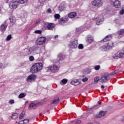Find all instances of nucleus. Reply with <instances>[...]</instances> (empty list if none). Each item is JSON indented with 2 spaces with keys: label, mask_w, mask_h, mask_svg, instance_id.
Segmentation results:
<instances>
[{
  "label": "nucleus",
  "mask_w": 124,
  "mask_h": 124,
  "mask_svg": "<svg viewBox=\"0 0 124 124\" xmlns=\"http://www.w3.org/2000/svg\"><path fill=\"white\" fill-rule=\"evenodd\" d=\"M29 0H11L10 1L9 6L11 9H16L19 3H27Z\"/></svg>",
  "instance_id": "obj_1"
},
{
  "label": "nucleus",
  "mask_w": 124,
  "mask_h": 124,
  "mask_svg": "<svg viewBox=\"0 0 124 124\" xmlns=\"http://www.w3.org/2000/svg\"><path fill=\"white\" fill-rule=\"evenodd\" d=\"M116 74L117 72L116 71L112 72L109 75L108 74V73H105L100 78V82H101V83H107V82H108V81L111 79V77L110 76H112Z\"/></svg>",
  "instance_id": "obj_2"
},
{
  "label": "nucleus",
  "mask_w": 124,
  "mask_h": 124,
  "mask_svg": "<svg viewBox=\"0 0 124 124\" xmlns=\"http://www.w3.org/2000/svg\"><path fill=\"white\" fill-rule=\"evenodd\" d=\"M42 68H43L42 63H36L31 67V71L32 73H36L39 71H40Z\"/></svg>",
  "instance_id": "obj_3"
},
{
  "label": "nucleus",
  "mask_w": 124,
  "mask_h": 124,
  "mask_svg": "<svg viewBox=\"0 0 124 124\" xmlns=\"http://www.w3.org/2000/svg\"><path fill=\"white\" fill-rule=\"evenodd\" d=\"M40 54L41 53V47L37 46H34L31 47L29 49L28 55H31V54Z\"/></svg>",
  "instance_id": "obj_4"
},
{
  "label": "nucleus",
  "mask_w": 124,
  "mask_h": 124,
  "mask_svg": "<svg viewBox=\"0 0 124 124\" xmlns=\"http://www.w3.org/2000/svg\"><path fill=\"white\" fill-rule=\"evenodd\" d=\"M114 47V43L113 42H109L106 45L103 46L101 47L102 51H108V50H111Z\"/></svg>",
  "instance_id": "obj_5"
},
{
  "label": "nucleus",
  "mask_w": 124,
  "mask_h": 124,
  "mask_svg": "<svg viewBox=\"0 0 124 124\" xmlns=\"http://www.w3.org/2000/svg\"><path fill=\"white\" fill-rule=\"evenodd\" d=\"M68 47L71 49H76L78 47V40L75 39L73 41H70L68 44Z\"/></svg>",
  "instance_id": "obj_6"
},
{
  "label": "nucleus",
  "mask_w": 124,
  "mask_h": 124,
  "mask_svg": "<svg viewBox=\"0 0 124 124\" xmlns=\"http://www.w3.org/2000/svg\"><path fill=\"white\" fill-rule=\"evenodd\" d=\"M57 65H53L47 67V72H50V71H51V72H53V73H56V72H58L59 71V68L58 66H57Z\"/></svg>",
  "instance_id": "obj_7"
},
{
  "label": "nucleus",
  "mask_w": 124,
  "mask_h": 124,
  "mask_svg": "<svg viewBox=\"0 0 124 124\" xmlns=\"http://www.w3.org/2000/svg\"><path fill=\"white\" fill-rule=\"evenodd\" d=\"M109 1L110 4L116 8H120L121 7V1L119 0H109Z\"/></svg>",
  "instance_id": "obj_8"
},
{
  "label": "nucleus",
  "mask_w": 124,
  "mask_h": 124,
  "mask_svg": "<svg viewBox=\"0 0 124 124\" xmlns=\"http://www.w3.org/2000/svg\"><path fill=\"white\" fill-rule=\"evenodd\" d=\"M91 4L95 7H100L103 4V3H102L101 0H94L92 1Z\"/></svg>",
  "instance_id": "obj_9"
},
{
  "label": "nucleus",
  "mask_w": 124,
  "mask_h": 124,
  "mask_svg": "<svg viewBox=\"0 0 124 124\" xmlns=\"http://www.w3.org/2000/svg\"><path fill=\"white\" fill-rule=\"evenodd\" d=\"M58 58L59 59V60L57 61H55V64H56V65H60V62H61V61H63L64 59H65V56H64V55H63V54L62 53H59L58 55Z\"/></svg>",
  "instance_id": "obj_10"
},
{
  "label": "nucleus",
  "mask_w": 124,
  "mask_h": 124,
  "mask_svg": "<svg viewBox=\"0 0 124 124\" xmlns=\"http://www.w3.org/2000/svg\"><path fill=\"white\" fill-rule=\"evenodd\" d=\"M104 21V17H103V15H101L97 17L96 18V24L98 26L101 25L102 23H103Z\"/></svg>",
  "instance_id": "obj_11"
},
{
  "label": "nucleus",
  "mask_w": 124,
  "mask_h": 124,
  "mask_svg": "<svg viewBox=\"0 0 124 124\" xmlns=\"http://www.w3.org/2000/svg\"><path fill=\"white\" fill-rule=\"evenodd\" d=\"M47 40V38L45 37H40L38 38L37 40V44L38 45H42V44H44L46 41Z\"/></svg>",
  "instance_id": "obj_12"
},
{
  "label": "nucleus",
  "mask_w": 124,
  "mask_h": 124,
  "mask_svg": "<svg viewBox=\"0 0 124 124\" xmlns=\"http://www.w3.org/2000/svg\"><path fill=\"white\" fill-rule=\"evenodd\" d=\"M36 79V75L34 74H31L27 77L26 81L28 83H32V82L34 81Z\"/></svg>",
  "instance_id": "obj_13"
},
{
  "label": "nucleus",
  "mask_w": 124,
  "mask_h": 124,
  "mask_svg": "<svg viewBox=\"0 0 124 124\" xmlns=\"http://www.w3.org/2000/svg\"><path fill=\"white\" fill-rule=\"evenodd\" d=\"M8 21H9L8 19L6 20L5 21V23L2 24L0 26V31H6L7 26H8Z\"/></svg>",
  "instance_id": "obj_14"
},
{
  "label": "nucleus",
  "mask_w": 124,
  "mask_h": 124,
  "mask_svg": "<svg viewBox=\"0 0 124 124\" xmlns=\"http://www.w3.org/2000/svg\"><path fill=\"white\" fill-rule=\"evenodd\" d=\"M107 114V111H100L99 113V114H97L95 115V118H96V119H99V118H102V117H104V116H105V115H106Z\"/></svg>",
  "instance_id": "obj_15"
},
{
  "label": "nucleus",
  "mask_w": 124,
  "mask_h": 124,
  "mask_svg": "<svg viewBox=\"0 0 124 124\" xmlns=\"http://www.w3.org/2000/svg\"><path fill=\"white\" fill-rule=\"evenodd\" d=\"M116 35L118 36V38H121L124 35V29H121L117 31L116 33Z\"/></svg>",
  "instance_id": "obj_16"
},
{
  "label": "nucleus",
  "mask_w": 124,
  "mask_h": 124,
  "mask_svg": "<svg viewBox=\"0 0 124 124\" xmlns=\"http://www.w3.org/2000/svg\"><path fill=\"white\" fill-rule=\"evenodd\" d=\"M46 25L47 27V29L49 31L53 30V29L56 27V24L53 23H46Z\"/></svg>",
  "instance_id": "obj_17"
},
{
  "label": "nucleus",
  "mask_w": 124,
  "mask_h": 124,
  "mask_svg": "<svg viewBox=\"0 0 124 124\" xmlns=\"http://www.w3.org/2000/svg\"><path fill=\"white\" fill-rule=\"evenodd\" d=\"M81 82L79 81V79H76L72 80L70 82L71 85H73V86H79V85H81Z\"/></svg>",
  "instance_id": "obj_18"
},
{
  "label": "nucleus",
  "mask_w": 124,
  "mask_h": 124,
  "mask_svg": "<svg viewBox=\"0 0 124 124\" xmlns=\"http://www.w3.org/2000/svg\"><path fill=\"white\" fill-rule=\"evenodd\" d=\"M68 21V18L67 17H62L59 20V24L60 25H63L65 23H67Z\"/></svg>",
  "instance_id": "obj_19"
},
{
  "label": "nucleus",
  "mask_w": 124,
  "mask_h": 124,
  "mask_svg": "<svg viewBox=\"0 0 124 124\" xmlns=\"http://www.w3.org/2000/svg\"><path fill=\"white\" fill-rule=\"evenodd\" d=\"M84 27H81L78 28L76 29V36H78L79 33H81L82 31H84Z\"/></svg>",
  "instance_id": "obj_20"
},
{
  "label": "nucleus",
  "mask_w": 124,
  "mask_h": 124,
  "mask_svg": "<svg viewBox=\"0 0 124 124\" xmlns=\"http://www.w3.org/2000/svg\"><path fill=\"white\" fill-rule=\"evenodd\" d=\"M86 41L88 44H91L92 42H93V36L91 35H88L87 36Z\"/></svg>",
  "instance_id": "obj_21"
},
{
  "label": "nucleus",
  "mask_w": 124,
  "mask_h": 124,
  "mask_svg": "<svg viewBox=\"0 0 124 124\" xmlns=\"http://www.w3.org/2000/svg\"><path fill=\"white\" fill-rule=\"evenodd\" d=\"M8 20L10 21V24L11 26H13L14 24L16 23V18L14 16H11Z\"/></svg>",
  "instance_id": "obj_22"
},
{
  "label": "nucleus",
  "mask_w": 124,
  "mask_h": 124,
  "mask_svg": "<svg viewBox=\"0 0 124 124\" xmlns=\"http://www.w3.org/2000/svg\"><path fill=\"white\" fill-rule=\"evenodd\" d=\"M36 108V104L34 103H31L29 106V110H32V109H35Z\"/></svg>",
  "instance_id": "obj_23"
},
{
  "label": "nucleus",
  "mask_w": 124,
  "mask_h": 124,
  "mask_svg": "<svg viewBox=\"0 0 124 124\" xmlns=\"http://www.w3.org/2000/svg\"><path fill=\"white\" fill-rule=\"evenodd\" d=\"M77 16V14L75 12H72L70 13L69 15H68V17L69 18H75V16Z\"/></svg>",
  "instance_id": "obj_24"
},
{
  "label": "nucleus",
  "mask_w": 124,
  "mask_h": 124,
  "mask_svg": "<svg viewBox=\"0 0 124 124\" xmlns=\"http://www.w3.org/2000/svg\"><path fill=\"white\" fill-rule=\"evenodd\" d=\"M111 39V36L108 35L105 38H104L103 40H101V42H106V41H108Z\"/></svg>",
  "instance_id": "obj_25"
},
{
  "label": "nucleus",
  "mask_w": 124,
  "mask_h": 124,
  "mask_svg": "<svg viewBox=\"0 0 124 124\" xmlns=\"http://www.w3.org/2000/svg\"><path fill=\"white\" fill-rule=\"evenodd\" d=\"M30 120L29 119H24L18 123L19 124H29Z\"/></svg>",
  "instance_id": "obj_26"
},
{
  "label": "nucleus",
  "mask_w": 124,
  "mask_h": 124,
  "mask_svg": "<svg viewBox=\"0 0 124 124\" xmlns=\"http://www.w3.org/2000/svg\"><path fill=\"white\" fill-rule=\"evenodd\" d=\"M60 101V98H58L50 102L51 104H57Z\"/></svg>",
  "instance_id": "obj_27"
},
{
  "label": "nucleus",
  "mask_w": 124,
  "mask_h": 124,
  "mask_svg": "<svg viewBox=\"0 0 124 124\" xmlns=\"http://www.w3.org/2000/svg\"><path fill=\"white\" fill-rule=\"evenodd\" d=\"M68 81V80L67 79L64 78L61 81L60 83H61V85H62V84L63 85H65V84H66V83H67Z\"/></svg>",
  "instance_id": "obj_28"
},
{
  "label": "nucleus",
  "mask_w": 124,
  "mask_h": 124,
  "mask_svg": "<svg viewBox=\"0 0 124 124\" xmlns=\"http://www.w3.org/2000/svg\"><path fill=\"white\" fill-rule=\"evenodd\" d=\"M12 120H16L17 118H18V114L17 113H14L13 114L12 116L11 117Z\"/></svg>",
  "instance_id": "obj_29"
},
{
  "label": "nucleus",
  "mask_w": 124,
  "mask_h": 124,
  "mask_svg": "<svg viewBox=\"0 0 124 124\" xmlns=\"http://www.w3.org/2000/svg\"><path fill=\"white\" fill-rule=\"evenodd\" d=\"M26 96V93H21L18 95V98H24Z\"/></svg>",
  "instance_id": "obj_30"
},
{
  "label": "nucleus",
  "mask_w": 124,
  "mask_h": 124,
  "mask_svg": "<svg viewBox=\"0 0 124 124\" xmlns=\"http://www.w3.org/2000/svg\"><path fill=\"white\" fill-rule=\"evenodd\" d=\"M98 81H99V77H96L94 78V84H97L98 83Z\"/></svg>",
  "instance_id": "obj_31"
},
{
  "label": "nucleus",
  "mask_w": 124,
  "mask_h": 124,
  "mask_svg": "<svg viewBox=\"0 0 124 124\" xmlns=\"http://www.w3.org/2000/svg\"><path fill=\"white\" fill-rule=\"evenodd\" d=\"M24 116H25V112L23 111L19 116V120H22L24 118Z\"/></svg>",
  "instance_id": "obj_32"
},
{
  "label": "nucleus",
  "mask_w": 124,
  "mask_h": 124,
  "mask_svg": "<svg viewBox=\"0 0 124 124\" xmlns=\"http://www.w3.org/2000/svg\"><path fill=\"white\" fill-rule=\"evenodd\" d=\"M5 67H4V65H3V64L2 63H0V70H3Z\"/></svg>",
  "instance_id": "obj_33"
},
{
  "label": "nucleus",
  "mask_w": 124,
  "mask_h": 124,
  "mask_svg": "<svg viewBox=\"0 0 124 124\" xmlns=\"http://www.w3.org/2000/svg\"><path fill=\"white\" fill-rule=\"evenodd\" d=\"M12 38V36L11 34H9V35L7 36L6 38V40L7 41H9Z\"/></svg>",
  "instance_id": "obj_34"
},
{
  "label": "nucleus",
  "mask_w": 124,
  "mask_h": 124,
  "mask_svg": "<svg viewBox=\"0 0 124 124\" xmlns=\"http://www.w3.org/2000/svg\"><path fill=\"white\" fill-rule=\"evenodd\" d=\"M42 31L41 30H36L34 31L35 33H38V34H41L42 33Z\"/></svg>",
  "instance_id": "obj_35"
},
{
  "label": "nucleus",
  "mask_w": 124,
  "mask_h": 124,
  "mask_svg": "<svg viewBox=\"0 0 124 124\" xmlns=\"http://www.w3.org/2000/svg\"><path fill=\"white\" fill-rule=\"evenodd\" d=\"M81 124V120H75V124Z\"/></svg>",
  "instance_id": "obj_36"
},
{
  "label": "nucleus",
  "mask_w": 124,
  "mask_h": 124,
  "mask_svg": "<svg viewBox=\"0 0 124 124\" xmlns=\"http://www.w3.org/2000/svg\"><path fill=\"white\" fill-rule=\"evenodd\" d=\"M78 49H84V45L83 44H79L78 46Z\"/></svg>",
  "instance_id": "obj_37"
},
{
  "label": "nucleus",
  "mask_w": 124,
  "mask_h": 124,
  "mask_svg": "<svg viewBox=\"0 0 124 124\" xmlns=\"http://www.w3.org/2000/svg\"><path fill=\"white\" fill-rule=\"evenodd\" d=\"M29 60L30 62H33L34 61V57H33L32 56H31L29 57Z\"/></svg>",
  "instance_id": "obj_38"
},
{
  "label": "nucleus",
  "mask_w": 124,
  "mask_h": 124,
  "mask_svg": "<svg viewBox=\"0 0 124 124\" xmlns=\"http://www.w3.org/2000/svg\"><path fill=\"white\" fill-rule=\"evenodd\" d=\"M100 69V65H98L94 67L95 70H99Z\"/></svg>",
  "instance_id": "obj_39"
},
{
  "label": "nucleus",
  "mask_w": 124,
  "mask_h": 124,
  "mask_svg": "<svg viewBox=\"0 0 124 124\" xmlns=\"http://www.w3.org/2000/svg\"><path fill=\"white\" fill-rule=\"evenodd\" d=\"M54 17L55 19H60V18L61 17V16H60V15L59 14H55Z\"/></svg>",
  "instance_id": "obj_40"
},
{
  "label": "nucleus",
  "mask_w": 124,
  "mask_h": 124,
  "mask_svg": "<svg viewBox=\"0 0 124 124\" xmlns=\"http://www.w3.org/2000/svg\"><path fill=\"white\" fill-rule=\"evenodd\" d=\"M9 104H14L15 103V102L14 101V100L11 99L9 101Z\"/></svg>",
  "instance_id": "obj_41"
},
{
  "label": "nucleus",
  "mask_w": 124,
  "mask_h": 124,
  "mask_svg": "<svg viewBox=\"0 0 124 124\" xmlns=\"http://www.w3.org/2000/svg\"><path fill=\"white\" fill-rule=\"evenodd\" d=\"M88 80H89V78H85L82 79V82H87Z\"/></svg>",
  "instance_id": "obj_42"
},
{
  "label": "nucleus",
  "mask_w": 124,
  "mask_h": 124,
  "mask_svg": "<svg viewBox=\"0 0 124 124\" xmlns=\"http://www.w3.org/2000/svg\"><path fill=\"white\" fill-rule=\"evenodd\" d=\"M58 9H59V11L62 12V10H63L64 8H63V7H59Z\"/></svg>",
  "instance_id": "obj_43"
},
{
  "label": "nucleus",
  "mask_w": 124,
  "mask_h": 124,
  "mask_svg": "<svg viewBox=\"0 0 124 124\" xmlns=\"http://www.w3.org/2000/svg\"><path fill=\"white\" fill-rule=\"evenodd\" d=\"M124 9H122L120 11V15H124Z\"/></svg>",
  "instance_id": "obj_44"
},
{
  "label": "nucleus",
  "mask_w": 124,
  "mask_h": 124,
  "mask_svg": "<svg viewBox=\"0 0 124 124\" xmlns=\"http://www.w3.org/2000/svg\"><path fill=\"white\" fill-rule=\"evenodd\" d=\"M39 2L41 3V4H43L44 2H45V0H39Z\"/></svg>",
  "instance_id": "obj_45"
},
{
  "label": "nucleus",
  "mask_w": 124,
  "mask_h": 124,
  "mask_svg": "<svg viewBox=\"0 0 124 124\" xmlns=\"http://www.w3.org/2000/svg\"><path fill=\"white\" fill-rule=\"evenodd\" d=\"M51 9L50 8H48L47 10H46V12L47 13H51Z\"/></svg>",
  "instance_id": "obj_46"
},
{
  "label": "nucleus",
  "mask_w": 124,
  "mask_h": 124,
  "mask_svg": "<svg viewBox=\"0 0 124 124\" xmlns=\"http://www.w3.org/2000/svg\"><path fill=\"white\" fill-rule=\"evenodd\" d=\"M40 22V19H38L36 21L35 23L36 24H38Z\"/></svg>",
  "instance_id": "obj_47"
},
{
  "label": "nucleus",
  "mask_w": 124,
  "mask_h": 124,
  "mask_svg": "<svg viewBox=\"0 0 124 124\" xmlns=\"http://www.w3.org/2000/svg\"><path fill=\"white\" fill-rule=\"evenodd\" d=\"M92 124H100V123L95 122H94L93 123H92Z\"/></svg>",
  "instance_id": "obj_48"
},
{
  "label": "nucleus",
  "mask_w": 124,
  "mask_h": 124,
  "mask_svg": "<svg viewBox=\"0 0 124 124\" xmlns=\"http://www.w3.org/2000/svg\"><path fill=\"white\" fill-rule=\"evenodd\" d=\"M96 106H98V105H96L93 106L92 107V108H91V110H92V109H93V108H94V107H96Z\"/></svg>",
  "instance_id": "obj_49"
},
{
  "label": "nucleus",
  "mask_w": 124,
  "mask_h": 124,
  "mask_svg": "<svg viewBox=\"0 0 124 124\" xmlns=\"http://www.w3.org/2000/svg\"><path fill=\"white\" fill-rule=\"evenodd\" d=\"M58 36H59V35H56L54 36L55 39H56L57 37H58Z\"/></svg>",
  "instance_id": "obj_50"
},
{
  "label": "nucleus",
  "mask_w": 124,
  "mask_h": 124,
  "mask_svg": "<svg viewBox=\"0 0 124 124\" xmlns=\"http://www.w3.org/2000/svg\"><path fill=\"white\" fill-rule=\"evenodd\" d=\"M98 104L99 105H101V102L98 101Z\"/></svg>",
  "instance_id": "obj_51"
},
{
  "label": "nucleus",
  "mask_w": 124,
  "mask_h": 124,
  "mask_svg": "<svg viewBox=\"0 0 124 124\" xmlns=\"http://www.w3.org/2000/svg\"><path fill=\"white\" fill-rule=\"evenodd\" d=\"M121 121L124 122V116L122 118Z\"/></svg>",
  "instance_id": "obj_52"
},
{
  "label": "nucleus",
  "mask_w": 124,
  "mask_h": 124,
  "mask_svg": "<svg viewBox=\"0 0 124 124\" xmlns=\"http://www.w3.org/2000/svg\"><path fill=\"white\" fill-rule=\"evenodd\" d=\"M101 89H104V86L101 85Z\"/></svg>",
  "instance_id": "obj_53"
},
{
  "label": "nucleus",
  "mask_w": 124,
  "mask_h": 124,
  "mask_svg": "<svg viewBox=\"0 0 124 124\" xmlns=\"http://www.w3.org/2000/svg\"><path fill=\"white\" fill-rule=\"evenodd\" d=\"M71 123H75V121H71Z\"/></svg>",
  "instance_id": "obj_54"
},
{
  "label": "nucleus",
  "mask_w": 124,
  "mask_h": 124,
  "mask_svg": "<svg viewBox=\"0 0 124 124\" xmlns=\"http://www.w3.org/2000/svg\"><path fill=\"white\" fill-rule=\"evenodd\" d=\"M25 103H26V104H27V103H29V102H28V101H26V102H25Z\"/></svg>",
  "instance_id": "obj_55"
},
{
  "label": "nucleus",
  "mask_w": 124,
  "mask_h": 124,
  "mask_svg": "<svg viewBox=\"0 0 124 124\" xmlns=\"http://www.w3.org/2000/svg\"><path fill=\"white\" fill-rule=\"evenodd\" d=\"M8 1H9V0H7V1H6V2H7V3H8Z\"/></svg>",
  "instance_id": "obj_56"
},
{
  "label": "nucleus",
  "mask_w": 124,
  "mask_h": 124,
  "mask_svg": "<svg viewBox=\"0 0 124 124\" xmlns=\"http://www.w3.org/2000/svg\"><path fill=\"white\" fill-rule=\"evenodd\" d=\"M86 28H90V26H86Z\"/></svg>",
  "instance_id": "obj_57"
},
{
  "label": "nucleus",
  "mask_w": 124,
  "mask_h": 124,
  "mask_svg": "<svg viewBox=\"0 0 124 124\" xmlns=\"http://www.w3.org/2000/svg\"><path fill=\"white\" fill-rule=\"evenodd\" d=\"M116 23H118V22L116 21Z\"/></svg>",
  "instance_id": "obj_58"
}]
</instances>
